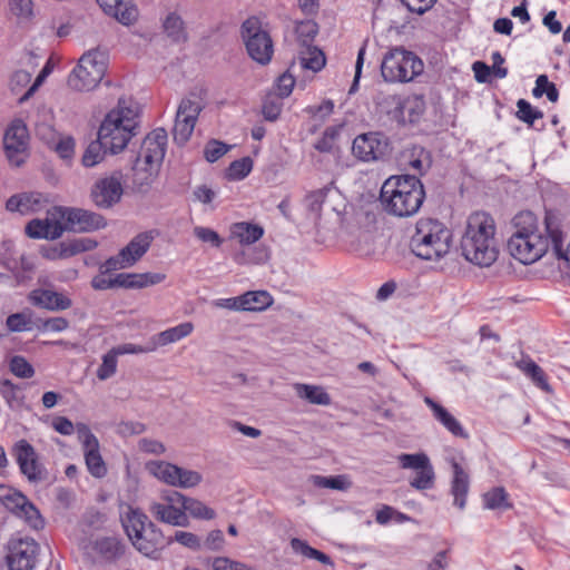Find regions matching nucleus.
Listing matches in <instances>:
<instances>
[{
	"mask_svg": "<svg viewBox=\"0 0 570 570\" xmlns=\"http://www.w3.org/2000/svg\"><path fill=\"white\" fill-rule=\"evenodd\" d=\"M495 230L494 219L489 214H471L460 243L462 256L476 266H491L499 255Z\"/></svg>",
	"mask_w": 570,
	"mask_h": 570,
	"instance_id": "1",
	"label": "nucleus"
},
{
	"mask_svg": "<svg viewBox=\"0 0 570 570\" xmlns=\"http://www.w3.org/2000/svg\"><path fill=\"white\" fill-rule=\"evenodd\" d=\"M514 232L508 242L510 254L524 265L539 261L551 247V238L541 229L537 217L531 212H521L513 218Z\"/></svg>",
	"mask_w": 570,
	"mask_h": 570,
	"instance_id": "2",
	"label": "nucleus"
},
{
	"mask_svg": "<svg viewBox=\"0 0 570 570\" xmlns=\"http://www.w3.org/2000/svg\"><path fill=\"white\" fill-rule=\"evenodd\" d=\"M139 129L138 105L130 98H119L117 105L104 117L98 136L110 154L121 153Z\"/></svg>",
	"mask_w": 570,
	"mask_h": 570,
	"instance_id": "3",
	"label": "nucleus"
},
{
	"mask_svg": "<svg viewBox=\"0 0 570 570\" xmlns=\"http://www.w3.org/2000/svg\"><path fill=\"white\" fill-rule=\"evenodd\" d=\"M425 198L424 187L415 175L392 176L381 188L385 212L396 217H410L419 212Z\"/></svg>",
	"mask_w": 570,
	"mask_h": 570,
	"instance_id": "4",
	"label": "nucleus"
},
{
	"mask_svg": "<svg viewBox=\"0 0 570 570\" xmlns=\"http://www.w3.org/2000/svg\"><path fill=\"white\" fill-rule=\"evenodd\" d=\"M452 242V230L444 223L422 217L416 222L410 247L416 257L439 262L450 254Z\"/></svg>",
	"mask_w": 570,
	"mask_h": 570,
	"instance_id": "5",
	"label": "nucleus"
},
{
	"mask_svg": "<svg viewBox=\"0 0 570 570\" xmlns=\"http://www.w3.org/2000/svg\"><path fill=\"white\" fill-rule=\"evenodd\" d=\"M121 521L132 546L148 558L158 559L160 552L173 542L139 509L128 507Z\"/></svg>",
	"mask_w": 570,
	"mask_h": 570,
	"instance_id": "6",
	"label": "nucleus"
},
{
	"mask_svg": "<svg viewBox=\"0 0 570 570\" xmlns=\"http://www.w3.org/2000/svg\"><path fill=\"white\" fill-rule=\"evenodd\" d=\"M166 145L167 132L163 128L153 130L142 140L132 166L136 180L140 185L149 184L151 178L157 175L165 157Z\"/></svg>",
	"mask_w": 570,
	"mask_h": 570,
	"instance_id": "7",
	"label": "nucleus"
},
{
	"mask_svg": "<svg viewBox=\"0 0 570 570\" xmlns=\"http://www.w3.org/2000/svg\"><path fill=\"white\" fill-rule=\"evenodd\" d=\"M106 52L92 49L85 52L68 77V86L77 91H90L102 80L107 70Z\"/></svg>",
	"mask_w": 570,
	"mask_h": 570,
	"instance_id": "8",
	"label": "nucleus"
},
{
	"mask_svg": "<svg viewBox=\"0 0 570 570\" xmlns=\"http://www.w3.org/2000/svg\"><path fill=\"white\" fill-rule=\"evenodd\" d=\"M422 60L412 51L393 48L384 55L381 75L387 82H407L423 72Z\"/></svg>",
	"mask_w": 570,
	"mask_h": 570,
	"instance_id": "9",
	"label": "nucleus"
},
{
	"mask_svg": "<svg viewBox=\"0 0 570 570\" xmlns=\"http://www.w3.org/2000/svg\"><path fill=\"white\" fill-rule=\"evenodd\" d=\"M240 32L249 57L259 65H267L272 60L274 46L262 21L257 17H249L243 22Z\"/></svg>",
	"mask_w": 570,
	"mask_h": 570,
	"instance_id": "10",
	"label": "nucleus"
},
{
	"mask_svg": "<svg viewBox=\"0 0 570 570\" xmlns=\"http://www.w3.org/2000/svg\"><path fill=\"white\" fill-rule=\"evenodd\" d=\"M295 33L301 46L298 50L299 66L313 72L322 70L326 63L324 52L313 46L314 38L318 33V24L314 20L299 21L296 24Z\"/></svg>",
	"mask_w": 570,
	"mask_h": 570,
	"instance_id": "11",
	"label": "nucleus"
},
{
	"mask_svg": "<svg viewBox=\"0 0 570 570\" xmlns=\"http://www.w3.org/2000/svg\"><path fill=\"white\" fill-rule=\"evenodd\" d=\"M154 236L149 232L135 236L116 256L108 258L100 265L102 274L125 269L135 265L149 249Z\"/></svg>",
	"mask_w": 570,
	"mask_h": 570,
	"instance_id": "12",
	"label": "nucleus"
},
{
	"mask_svg": "<svg viewBox=\"0 0 570 570\" xmlns=\"http://www.w3.org/2000/svg\"><path fill=\"white\" fill-rule=\"evenodd\" d=\"M203 108L202 98L195 94L185 97L180 101L174 126V140L177 144L184 145L188 141Z\"/></svg>",
	"mask_w": 570,
	"mask_h": 570,
	"instance_id": "13",
	"label": "nucleus"
},
{
	"mask_svg": "<svg viewBox=\"0 0 570 570\" xmlns=\"http://www.w3.org/2000/svg\"><path fill=\"white\" fill-rule=\"evenodd\" d=\"M124 194V174L115 170L99 178L91 188V199L99 208H110L120 202Z\"/></svg>",
	"mask_w": 570,
	"mask_h": 570,
	"instance_id": "14",
	"label": "nucleus"
},
{
	"mask_svg": "<svg viewBox=\"0 0 570 570\" xmlns=\"http://www.w3.org/2000/svg\"><path fill=\"white\" fill-rule=\"evenodd\" d=\"M12 455L19 466L22 475L31 483H38L46 478V470L40 462L39 454L36 449L27 441H17L12 449Z\"/></svg>",
	"mask_w": 570,
	"mask_h": 570,
	"instance_id": "15",
	"label": "nucleus"
},
{
	"mask_svg": "<svg viewBox=\"0 0 570 570\" xmlns=\"http://www.w3.org/2000/svg\"><path fill=\"white\" fill-rule=\"evenodd\" d=\"M397 461L402 469L415 471V476L410 481L412 488L430 490L434 487V469L425 453H402L397 456Z\"/></svg>",
	"mask_w": 570,
	"mask_h": 570,
	"instance_id": "16",
	"label": "nucleus"
},
{
	"mask_svg": "<svg viewBox=\"0 0 570 570\" xmlns=\"http://www.w3.org/2000/svg\"><path fill=\"white\" fill-rule=\"evenodd\" d=\"M39 544L30 538L11 539L8 544L7 564L10 570H32L39 554Z\"/></svg>",
	"mask_w": 570,
	"mask_h": 570,
	"instance_id": "17",
	"label": "nucleus"
},
{
	"mask_svg": "<svg viewBox=\"0 0 570 570\" xmlns=\"http://www.w3.org/2000/svg\"><path fill=\"white\" fill-rule=\"evenodd\" d=\"M29 134L21 119L13 120L3 137L4 151L10 164L19 167L27 157Z\"/></svg>",
	"mask_w": 570,
	"mask_h": 570,
	"instance_id": "18",
	"label": "nucleus"
},
{
	"mask_svg": "<svg viewBox=\"0 0 570 570\" xmlns=\"http://www.w3.org/2000/svg\"><path fill=\"white\" fill-rule=\"evenodd\" d=\"M390 150V142L381 132H365L355 137L352 151L362 161H374L384 158Z\"/></svg>",
	"mask_w": 570,
	"mask_h": 570,
	"instance_id": "19",
	"label": "nucleus"
},
{
	"mask_svg": "<svg viewBox=\"0 0 570 570\" xmlns=\"http://www.w3.org/2000/svg\"><path fill=\"white\" fill-rule=\"evenodd\" d=\"M58 217L63 220L65 230L91 232L106 226L105 218L97 213L81 208H56Z\"/></svg>",
	"mask_w": 570,
	"mask_h": 570,
	"instance_id": "20",
	"label": "nucleus"
},
{
	"mask_svg": "<svg viewBox=\"0 0 570 570\" xmlns=\"http://www.w3.org/2000/svg\"><path fill=\"white\" fill-rule=\"evenodd\" d=\"M77 434L83 448L88 471L95 478H104L107 473V468L99 452L98 439L85 423H77Z\"/></svg>",
	"mask_w": 570,
	"mask_h": 570,
	"instance_id": "21",
	"label": "nucleus"
},
{
	"mask_svg": "<svg viewBox=\"0 0 570 570\" xmlns=\"http://www.w3.org/2000/svg\"><path fill=\"white\" fill-rule=\"evenodd\" d=\"M104 12L124 26H130L138 19V9L132 0H96Z\"/></svg>",
	"mask_w": 570,
	"mask_h": 570,
	"instance_id": "22",
	"label": "nucleus"
},
{
	"mask_svg": "<svg viewBox=\"0 0 570 570\" xmlns=\"http://www.w3.org/2000/svg\"><path fill=\"white\" fill-rule=\"evenodd\" d=\"M53 218L32 219L26 226V234L33 239H57L63 232L65 227L59 219H57V212L52 214Z\"/></svg>",
	"mask_w": 570,
	"mask_h": 570,
	"instance_id": "23",
	"label": "nucleus"
},
{
	"mask_svg": "<svg viewBox=\"0 0 570 570\" xmlns=\"http://www.w3.org/2000/svg\"><path fill=\"white\" fill-rule=\"evenodd\" d=\"M29 299L33 305L52 312L65 311L72 305L71 299L66 295L46 288L32 291Z\"/></svg>",
	"mask_w": 570,
	"mask_h": 570,
	"instance_id": "24",
	"label": "nucleus"
},
{
	"mask_svg": "<svg viewBox=\"0 0 570 570\" xmlns=\"http://www.w3.org/2000/svg\"><path fill=\"white\" fill-rule=\"evenodd\" d=\"M47 199L39 193H23L11 196L6 203V209L11 213L29 215L45 207Z\"/></svg>",
	"mask_w": 570,
	"mask_h": 570,
	"instance_id": "25",
	"label": "nucleus"
},
{
	"mask_svg": "<svg viewBox=\"0 0 570 570\" xmlns=\"http://www.w3.org/2000/svg\"><path fill=\"white\" fill-rule=\"evenodd\" d=\"M450 463L453 472L451 481V494L454 498L453 504L462 510L465 507L470 478L464 468L458 463L455 459H451Z\"/></svg>",
	"mask_w": 570,
	"mask_h": 570,
	"instance_id": "26",
	"label": "nucleus"
},
{
	"mask_svg": "<svg viewBox=\"0 0 570 570\" xmlns=\"http://www.w3.org/2000/svg\"><path fill=\"white\" fill-rule=\"evenodd\" d=\"M90 548L96 558L102 562H112L121 558L125 553V546L115 537H105L95 540Z\"/></svg>",
	"mask_w": 570,
	"mask_h": 570,
	"instance_id": "27",
	"label": "nucleus"
},
{
	"mask_svg": "<svg viewBox=\"0 0 570 570\" xmlns=\"http://www.w3.org/2000/svg\"><path fill=\"white\" fill-rule=\"evenodd\" d=\"M154 518L163 523L174 527H188L189 518L180 507L167 505L165 503L153 502L149 507Z\"/></svg>",
	"mask_w": 570,
	"mask_h": 570,
	"instance_id": "28",
	"label": "nucleus"
},
{
	"mask_svg": "<svg viewBox=\"0 0 570 570\" xmlns=\"http://www.w3.org/2000/svg\"><path fill=\"white\" fill-rule=\"evenodd\" d=\"M424 403L431 409L434 419L440 422L454 436L468 439L469 434L461 423L441 404L426 396Z\"/></svg>",
	"mask_w": 570,
	"mask_h": 570,
	"instance_id": "29",
	"label": "nucleus"
},
{
	"mask_svg": "<svg viewBox=\"0 0 570 570\" xmlns=\"http://www.w3.org/2000/svg\"><path fill=\"white\" fill-rule=\"evenodd\" d=\"M546 230L551 238L552 252L558 259L566 262L570 267V243L563 247V233L553 215L546 214Z\"/></svg>",
	"mask_w": 570,
	"mask_h": 570,
	"instance_id": "30",
	"label": "nucleus"
},
{
	"mask_svg": "<svg viewBox=\"0 0 570 570\" xmlns=\"http://www.w3.org/2000/svg\"><path fill=\"white\" fill-rule=\"evenodd\" d=\"M194 331V325L191 322H184L174 327L167 328L154 336L150 337L153 345H155V351L158 347L166 346L168 344L176 343L187 336H189Z\"/></svg>",
	"mask_w": 570,
	"mask_h": 570,
	"instance_id": "31",
	"label": "nucleus"
},
{
	"mask_svg": "<svg viewBox=\"0 0 570 570\" xmlns=\"http://www.w3.org/2000/svg\"><path fill=\"white\" fill-rule=\"evenodd\" d=\"M293 389L299 399L311 404L327 406L332 403L330 394L321 385L295 383Z\"/></svg>",
	"mask_w": 570,
	"mask_h": 570,
	"instance_id": "32",
	"label": "nucleus"
},
{
	"mask_svg": "<svg viewBox=\"0 0 570 570\" xmlns=\"http://www.w3.org/2000/svg\"><path fill=\"white\" fill-rule=\"evenodd\" d=\"M163 30L175 43H184L188 39L186 24L177 12H169L163 20Z\"/></svg>",
	"mask_w": 570,
	"mask_h": 570,
	"instance_id": "33",
	"label": "nucleus"
},
{
	"mask_svg": "<svg viewBox=\"0 0 570 570\" xmlns=\"http://www.w3.org/2000/svg\"><path fill=\"white\" fill-rule=\"evenodd\" d=\"M230 233L240 244L250 245L263 237L264 229L259 225L240 222L232 225Z\"/></svg>",
	"mask_w": 570,
	"mask_h": 570,
	"instance_id": "34",
	"label": "nucleus"
},
{
	"mask_svg": "<svg viewBox=\"0 0 570 570\" xmlns=\"http://www.w3.org/2000/svg\"><path fill=\"white\" fill-rule=\"evenodd\" d=\"M403 158L410 169L420 175L425 173L431 166L430 153L421 146H413L411 149H407L403 154Z\"/></svg>",
	"mask_w": 570,
	"mask_h": 570,
	"instance_id": "35",
	"label": "nucleus"
},
{
	"mask_svg": "<svg viewBox=\"0 0 570 570\" xmlns=\"http://www.w3.org/2000/svg\"><path fill=\"white\" fill-rule=\"evenodd\" d=\"M146 470L161 482L175 487L178 466L166 461H150Z\"/></svg>",
	"mask_w": 570,
	"mask_h": 570,
	"instance_id": "36",
	"label": "nucleus"
},
{
	"mask_svg": "<svg viewBox=\"0 0 570 570\" xmlns=\"http://www.w3.org/2000/svg\"><path fill=\"white\" fill-rule=\"evenodd\" d=\"M289 546L295 554L302 556L306 559L316 560L326 566H333V561L327 554L317 549H314L305 540L292 538Z\"/></svg>",
	"mask_w": 570,
	"mask_h": 570,
	"instance_id": "37",
	"label": "nucleus"
},
{
	"mask_svg": "<svg viewBox=\"0 0 570 570\" xmlns=\"http://www.w3.org/2000/svg\"><path fill=\"white\" fill-rule=\"evenodd\" d=\"M301 70H307L299 66V59H294L288 69L279 76L276 83L277 95L281 98L288 97L295 85V73Z\"/></svg>",
	"mask_w": 570,
	"mask_h": 570,
	"instance_id": "38",
	"label": "nucleus"
},
{
	"mask_svg": "<svg viewBox=\"0 0 570 570\" xmlns=\"http://www.w3.org/2000/svg\"><path fill=\"white\" fill-rule=\"evenodd\" d=\"M242 298L244 311H263L273 304V297L266 291L246 292Z\"/></svg>",
	"mask_w": 570,
	"mask_h": 570,
	"instance_id": "39",
	"label": "nucleus"
},
{
	"mask_svg": "<svg viewBox=\"0 0 570 570\" xmlns=\"http://www.w3.org/2000/svg\"><path fill=\"white\" fill-rule=\"evenodd\" d=\"M27 497L9 485H0V502L12 513H17L27 502Z\"/></svg>",
	"mask_w": 570,
	"mask_h": 570,
	"instance_id": "40",
	"label": "nucleus"
},
{
	"mask_svg": "<svg viewBox=\"0 0 570 570\" xmlns=\"http://www.w3.org/2000/svg\"><path fill=\"white\" fill-rule=\"evenodd\" d=\"M107 151L109 153L107 145L98 137L86 148L81 163L85 167H94L104 160Z\"/></svg>",
	"mask_w": 570,
	"mask_h": 570,
	"instance_id": "41",
	"label": "nucleus"
},
{
	"mask_svg": "<svg viewBox=\"0 0 570 570\" xmlns=\"http://www.w3.org/2000/svg\"><path fill=\"white\" fill-rule=\"evenodd\" d=\"M166 278L163 273H128V288H144L161 283Z\"/></svg>",
	"mask_w": 570,
	"mask_h": 570,
	"instance_id": "42",
	"label": "nucleus"
},
{
	"mask_svg": "<svg viewBox=\"0 0 570 570\" xmlns=\"http://www.w3.org/2000/svg\"><path fill=\"white\" fill-rule=\"evenodd\" d=\"M8 6L19 22H29L35 17L33 0H8Z\"/></svg>",
	"mask_w": 570,
	"mask_h": 570,
	"instance_id": "43",
	"label": "nucleus"
},
{
	"mask_svg": "<svg viewBox=\"0 0 570 570\" xmlns=\"http://www.w3.org/2000/svg\"><path fill=\"white\" fill-rule=\"evenodd\" d=\"M484 507L490 510L509 509L508 493L502 487L493 488L483 495Z\"/></svg>",
	"mask_w": 570,
	"mask_h": 570,
	"instance_id": "44",
	"label": "nucleus"
},
{
	"mask_svg": "<svg viewBox=\"0 0 570 570\" xmlns=\"http://www.w3.org/2000/svg\"><path fill=\"white\" fill-rule=\"evenodd\" d=\"M184 512L186 514L188 512L193 518L202 520H212L216 515L215 511L212 508L207 507L202 501L193 498H187Z\"/></svg>",
	"mask_w": 570,
	"mask_h": 570,
	"instance_id": "45",
	"label": "nucleus"
},
{
	"mask_svg": "<svg viewBox=\"0 0 570 570\" xmlns=\"http://www.w3.org/2000/svg\"><path fill=\"white\" fill-rule=\"evenodd\" d=\"M16 515L22 518L29 524V527L35 530H38L43 525V520L38 509L29 500H27L26 504H23V508H21V510L17 512Z\"/></svg>",
	"mask_w": 570,
	"mask_h": 570,
	"instance_id": "46",
	"label": "nucleus"
},
{
	"mask_svg": "<svg viewBox=\"0 0 570 570\" xmlns=\"http://www.w3.org/2000/svg\"><path fill=\"white\" fill-rule=\"evenodd\" d=\"M517 107H518L517 117L521 121H523L530 126H532L537 119H541L543 117L542 111L534 109L531 106V104L524 99L518 100Z\"/></svg>",
	"mask_w": 570,
	"mask_h": 570,
	"instance_id": "47",
	"label": "nucleus"
},
{
	"mask_svg": "<svg viewBox=\"0 0 570 570\" xmlns=\"http://www.w3.org/2000/svg\"><path fill=\"white\" fill-rule=\"evenodd\" d=\"M202 474L194 470H186L178 466L175 487L178 488H194L202 482Z\"/></svg>",
	"mask_w": 570,
	"mask_h": 570,
	"instance_id": "48",
	"label": "nucleus"
},
{
	"mask_svg": "<svg viewBox=\"0 0 570 570\" xmlns=\"http://www.w3.org/2000/svg\"><path fill=\"white\" fill-rule=\"evenodd\" d=\"M10 371L18 377L30 379L35 375L33 366L20 355H16L10 360Z\"/></svg>",
	"mask_w": 570,
	"mask_h": 570,
	"instance_id": "49",
	"label": "nucleus"
},
{
	"mask_svg": "<svg viewBox=\"0 0 570 570\" xmlns=\"http://www.w3.org/2000/svg\"><path fill=\"white\" fill-rule=\"evenodd\" d=\"M117 371V355L112 350L102 356V363L97 370V377L100 381H106L111 377Z\"/></svg>",
	"mask_w": 570,
	"mask_h": 570,
	"instance_id": "50",
	"label": "nucleus"
},
{
	"mask_svg": "<svg viewBox=\"0 0 570 570\" xmlns=\"http://www.w3.org/2000/svg\"><path fill=\"white\" fill-rule=\"evenodd\" d=\"M253 161L249 157L233 161L228 167V177L234 180L245 178L252 170Z\"/></svg>",
	"mask_w": 570,
	"mask_h": 570,
	"instance_id": "51",
	"label": "nucleus"
},
{
	"mask_svg": "<svg viewBox=\"0 0 570 570\" xmlns=\"http://www.w3.org/2000/svg\"><path fill=\"white\" fill-rule=\"evenodd\" d=\"M328 191V188H321L306 195L305 205L315 216H318Z\"/></svg>",
	"mask_w": 570,
	"mask_h": 570,
	"instance_id": "52",
	"label": "nucleus"
},
{
	"mask_svg": "<svg viewBox=\"0 0 570 570\" xmlns=\"http://www.w3.org/2000/svg\"><path fill=\"white\" fill-rule=\"evenodd\" d=\"M36 326L39 331L58 333L67 330L69 322L65 317L56 316L47 320H38Z\"/></svg>",
	"mask_w": 570,
	"mask_h": 570,
	"instance_id": "53",
	"label": "nucleus"
},
{
	"mask_svg": "<svg viewBox=\"0 0 570 570\" xmlns=\"http://www.w3.org/2000/svg\"><path fill=\"white\" fill-rule=\"evenodd\" d=\"M314 483L321 488L334 489V490H345L348 488L350 482L343 475L337 476H314Z\"/></svg>",
	"mask_w": 570,
	"mask_h": 570,
	"instance_id": "54",
	"label": "nucleus"
},
{
	"mask_svg": "<svg viewBox=\"0 0 570 570\" xmlns=\"http://www.w3.org/2000/svg\"><path fill=\"white\" fill-rule=\"evenodd\" d=\"M229 149L230 146L222 141L210 140L205 146L204 155L207 161L215 163L220 157H223Z\"/></svg>",
	"mask_w": 570,
	"mask_h": 570,
	"instance_id": "55",
	"label": "nucleus"
},
{
	"mask_svg": "<svg viewBox=\"0 0 570 570\" xmlns=\"http://www.w3.org/2000/svg\"><path fill=\"white\" fill-rule=\"evenodd\" d=\"M20 390L11 381L4 380L1 383V394L7 401L9 407L13 409L21 403Z\"/></svg>",
	"mask_w": 570,
	"mask_h": 570,
	"instance_id": "56",
	"label": "nucleus"
},
{
	"mask_svg": "<svg viewBox=\"0 0 570 570\" xmlns=\"http://www.w3.org/2000/svg\"><path fill=\"white\" fill-rule=\"evenodd\" d=\"M117 356L125 354H144L155 352V345H153L151 340L146 346L137 345L132 343H126L111 348Z\"/></svg>",
	"mask_w": 570,
	"mask_h": 570,
	"instance_id": "57",
	"label": "nucleus"
},
{
	"mask_svg": "<svg viewBox=\"0 0 570 570\" xmlns=\"http://www.w3.org/2000/svg\"><path fill=\"white\" fill-rule=\"evenodd\" d=\"M31 320L23 313H14L8 316L7 318V327L11 332H23L31 330L30 324Z\"/></svg>",
	"mask_w": 570,
	"mask_h": 570,
	"instance_id": "58",
	"label": "nucleus"
},
{
	"mask_svg": "<svg viewBox=\"0 0 570 570\" xmlns=\"http://www.w3.org/2000/svg\"><path fill=\"white\" fill-rule=\"evenodd\" d=\"M194 235L203 243H209L214 247H219L223 243L218 233L208 227L196 226L194 228Z\"/></svg>",
	"mask_w": 570,
	"mask_h": 570,
	"instance_id": "59",
	"label": "nucleus"
},
{
	"mask_svg": "<svg viewBox=\"0 0 570 570\" xmlns=\"http://www.w3.org/2000/svg\"><path fill=\"white\" fill-rule=\"evenodd\" d=\"M173 541L180 543L181 546L189 548L194 551H198L202 549V541L198 535L187 531H177L175 537L171 538Z\"/></svg>",
	"mask_w": 570,
	"mask_h": 570,
	"instance_id": "60",
	"label": "nucleus"
},
{
	"mask_svg": "<svg viewBox=\"0 0 570 570\" xmlns=\"http://www.w3.org/2000/svg\"><path fill=\"white\" fill-rule=\"evenodd\" d=\"M214 570H254L245 563L230 560L226 557L215 558L213 561Z\"/></svg>",
	"mask_w": 570,
	"mask_h": 570,
	"instance_id": "61",
	"label": "nucleus"
},
{
	"mask_svg": "<svg viewBox=\"0 0 570 570\" xmlns=\"http://www.w3.org/2000/svg\"><path fill=\"white\" fill-rule=\"evenodd\" d=\"M193 196L196 202L202 203L203 205H207L212 209L214 208V206L212 204L216 197V193L208 186H206V185L197 186L193 191Z\"/></svg>",
	"mask_w": 570,
	"mask_h": 570,
	"instance_id": "62",
	"label": "nucleus"
},
{
	"mask_svg": "<svg viewBox=\"0 0 570 570\" xmlns=\"http://www.w3.org/2000/svg\"><path fill=\"white\" fill-rule=\"evenodd\" d=\"M225 543L224 534L220 530H212L204 541V548L209 551H219Z\"/></svg>",
	"mask_w": 570,
	"mask_h": 570,
	"instance_id": "63",
	"label": "nucleus"
},
{
	"mask_svg": "<svg viewBox=\"0 0 570 570\" xmlns=\"http://www.w3.org/2000/svg\"><path fill=\"white\" fill-rule=\"evenodd\" d=\"M450 550H442L435 553L433 559L426 564V570H446L450 566Z\"/></svg>",
	"mask_w": 570,
	"mask_h": 570,
	"instance_id": "64",
	"label": "nucleus"
}]
</instances>
